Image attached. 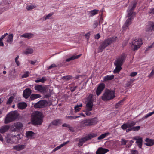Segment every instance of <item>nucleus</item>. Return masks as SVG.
<instances>
[{"label": "nucleus", "mask_w": 154, "mask_h": 154, "mask_svg": "<svg viewBox=\"0 0 154 154\" xmlns=\"http://www.w3.org/2000/svg\"><path fill=\"white\" fill-rule=\"evenodd\" d=\"M137 4L135 1H133L131 2L130 5L128 7L127 10V15L126 17L128 18L126 20L124 26H125V29H127L128 28V26L131 24L132 20L135 17L136 13L134 11L136 7Z\"/></svg>", "instance_id": "f257e3e1"}, {"label": "nucleus", "mask_w": 154, "mask_h": 154, "mask_svg": "<svg viewBox=\"0 0 154 154\" xmlns=\"http://www.w3.org/2000/svg\"><path fill=\"white\" fill-rule=\"evenodd\" d=\"M44 117L43 113L40 112L36 111L33 112L31 118L32 124L34 125H41L43 122Z\"/></svg>", "instance_id": "f03ea898"}, {"label": "nucleus", "mask_w": 154, "mask_h": 154, "mask_svg": "<svg viewBox=\"0 0 154 154\" xmlns=\"http://www.w3.org/2000/svg\"><path fill=\"white\" fill-rule=\"evenodd\" d=\"M126 56L125 53H122L114 62L116 68L113 71L114 73H118L122 69V66L125 62Z\"/></svg>", "instance_id": "7ed1b4c3"}, {"label": "nucleus", "mask_w": 154, "mask_h": 154, "mask_svg": "<svg viewBox=\"0 0 154 154\" xmlns=\"http://www.w3.org/2000/svg\"><path fill=\"white\" fill-rule=\"evenodd\" d=\"M117 38V37H113L105 39L100 43V45L98 48L97 53L102 52L103 49L114 42Z\"/></svg>", "instance_id": "20e7f679"}, {"label": "nucleus", "mask_w": 154, "mask_h": 154, "mask_svg": "<svg viewBox=\"0 0 154 154\" xmlns=\"http://www.w3.org/2000/svg\"><path fill=\"white\" fill-rule=\"evenodd\" d=\"M115 91L106 89L101 96V99L104 101H109L115 97Z\"/></svg>", "instance_id": "39448f33"}, {"label": "nucleus", "mask_w": 154, "mask_h": 154, "mask_svg": "<svg viewBox=\"0 0 154 154\" xmlns=\"http://www.w3.org/2000/svg\"><path fill=\"white\" fill-rule=\"evenodd\" d=\"M97 122V119L96 118L84 120L80 122V127L82 128L85 127L90 126L96 124Z\"/></svg>", "instance_id": "423d86ee"}, {"label": "nucleus", "mask_w": 154, "mask_h": 154, "mask_svg": "<svg viewBox=\"0 0 154 154\" xmlns=\"http://www.w3.org/2000/svg\"><path fill=\"white\" fill-rule=\"evenodd\" d=\"M18 116V113L17 112L15 111L10 112L7 115L6 117L5 120V123L7 124L14 120Z\"/></svg>", "instance_id": "0eeeda50"}, {"label": "nucleus", "mask_w": 154, "mask_h": 154, "mask_svg": "<svg viewBox=\"0 0 154 154\" xmlns=\"http://www.w3.org/2000/svg\"><path fill=\"white\" fill-rule=\"evenodd\" d=\"M143 43L141 38H135L132 41L131 48L133 50H137L140 47Z\"/></svg>", "instance_id": "6e6552de"}, {"label": "nucleus", "mask_w": 154, "mask_h": 154, "mask_svg": "<svg viewBox=\"0 0 154 154\" xmlns=\"http://www.w3.org/2000/svg\"><path fill=\"white\" fill-rule=\"evenodd\" d=\"M48 104V102L45 100H41L38 102L34 105L35 108H42L46 107Z\"/></svg>", "instance_id": "1a4fd4ad"}, {"label": "nucleus", "mask_w": 154, "mask_h": 154, "mask_svg": "<svg viewBox=\"0 0 154 154\" xmlns=\"http://www.w3.org/2000/svg\"><path fill=\"white\" fill-rule=\"evenodd\" d=\"M135 122L132 121H128L126 123L123 124L121 126V128L123 130L127 129L128 128H129L134 126L136 124Z\"/></svg>", "instance_id": "9d476101"}, {"label": "nucleus", "mask_w": 154, "mask_h": 154, "mask_svg": "<svg viewBox=\"0 0 154 154\" xmlns=\"http://www.w3.org/2000/svg\"><path fill=\"white\" fill-rule=\"evenodd\" d=\"M11 3L10 1H5L2 2L0 4V13L1 14L2 12L8 10L9 8L4 7L5 5H7Z\"/></svg>", "instance_id": "9b49d317"}, {"label": "nucleus", "mask_w": 154, "mask_h": 154, "mask_svg": "<svg viewBox=\"0 0 154 154\" xmlns=\"http://www.w3.org/2000/svg\"><path fill=\"white\" fill-rule=\"evenodd\" d=\"M105 87V84L103 83L100 84L96 90V94L97 96L100 95Z\"/></svg>", "instance_id": "f8f14e48"}, {"label": "nucleus", "mask_w": 154, "mask_h": 154, "mask_svg": "<svg viewBox=\"0 0 154 154\" xmlns=\"http://www.w3.org/2000/svg\"><path fill=\"white\" fill-rule=\"evenodd\" d=\"M23 127V124L20 122H17L14 123L12 125V131H18Z\"/></svg>", "instance_id": "ddd939ff"}, {"label": "nucleus", "mask_w": 154, "mask_h": 154, "mask_svg": "<svg viewBox=\"0 0 154 154\" xmlns=\"http://www.w3.org/2000/svg\"><path fill=\"white\" fill-rule=\"evenodd\" d=\"M145 31H154V22L152 21L149 22L145 29Z\"/></svg>", "instance_id": "4468645a"}, {"label": "nucleus", "mask_w": 154, "mask_h": 154, "mask_svg": "<svg viewBox=\"0 0 154 154\" xmlns=\"http://www.w3.org/2000/svg\"><path fill=\"white\" fill-rule=\"evenodd\" d=\"M32 93L31 89L28 88L26 89L23 91V97L26 99L28 98L30 96Z\"/></svg>", "instance_id": "2eb2a0df"}, {"label": "nucleus", "mask_w": 154, "mask_h": 154, "mask_svg": "<svg viewBox=\"0 0 154 154\" xmlns=\"http://www.w3.org/2000/svg\"><path fill=\"white\" fill-rule=\"evenodd\" d=\"M109 151V150L107 149L100 147L96 151V154H104Z\"/></svg>", "instance_id": "dca6fc26"}, {"label": "nucleus", "mask_w": 154, "mask_h": 154, "mask_svg": "<svg viewBox=\"0 0 154 154\" xmlns=\"http://www.w3.org/2000/svg\"><path fill=\"white\" fill-rule=\"evenodd\" d=\"M34 88L35 90L40 91L46 92L48 90V89L46 90L45 88L43 87L42 85H36L34 87Z\"/></svg>", "instance_id": "f3484780"}, {"label": "nucleus", "mask_w": 154, "mask_h": 154, "mask_svg": "<svg viewBox=\"0 0 154 154\" xmlns=\"http://www.w3.org/2000/svg\"><path fill=\"white\" fill-rule=\"evenodd\" d=\"M145 141L146 143H144V144L148 146H150L154 144V140L146 138Z\"/></svg>", "instance_id": "a211bd4d"}, {"label": "nucleus", "mask_w": 154, "mask_h": 154, "mask_svg": "<svg viewBox=\"0 0 154 154\" xmlns=\"http://www.w3.org/2000/svg\"><path fill=\"white\" fill-rule=\"evenodd\" d=\"M97 136L96 133H92L84 137L85 141H88Z\"/></svg>", "instance_id": "6ab92c4d"}, {"label": "nucleus", "mask_w": 154, "mask_h": 154, "mask_svg": "<svg viewBox=\"0 0 154 154\" xmlns=\"http://www.w3.org/2000/svg\"><path fill=\"white\" fill-rule=\"evenodd\" d=\"M34 36V35L30 33H26L21 35L20 37H23L28 39H30L32 38Z\"/></svg>", "instance_id": "aec40b11"}, {"label": "nucleus", "mask_w": 154, "mask_h": 154, "mask_svg": "<svg viewBox=\"0 0 154 154\" xmlns=\"http://www.w3.org/2000/svg\"><path fill=\"white\" fill-rule=\"evenodd\" d=\"M93 106V103L87 102L86 106V110L88 111H92Z\"/></svg>", "instance_id": "412c9836"}, {"label": "nucleus", "mask_w": 154, "mask_h": 154, "mask_svg": "<svg viewBox=\"0 0 154 154\" xmlns=\"http://www.w3.org/2000/svg\"><path fill=\"white\" fill-rule=\"evenodd\" d=\"M9 128V126L8 125H5L1 127L0 129V132L3 134L7 131Z\"/></svg>", "instance_id": "4be33fe9"}, {"label": "nucleus", "mask_w": 154, "mask_h": 154, "mask_svg": "<svg viewBox=\"0 0 154 154\" xmlns=\"http://www.w3.org/2000/svg\"><path fill=\"white\" fill-rule=\"evenodd\" d=\"M33 52V49L31 48L28 47L24 51V53L26 55L31 54Z\"/></svg>", "instance_id": "5701e85b"}, {"label": "nucleus", "mask_w": 154, "mask_h": 154, "mask_svg": "<svg viewBox=\"0 0 154 154\" xmlns=\"http://www.w3.org/2000/svg\"><path fill=\"white\" fill-rule=\"evenodd\" d=\"M35 133L31 131H27L26 133V135L27 138L32 139L33 138V136L35 135Z\"/></svg>", "instance_id": "b1692460"}, {"label": "nucleus", "mask_w": 154, "mask_h": 154, "mask_svg": "<svg viewBox=\"0 0 154 154\" xmlns=\"http://www.w3.org/2000/svg\"><path fill=\"white\" fill-rule=\"evenodd\" d=\"M81 55V54H79L77 55H74L70 57L67 59L66 60V62H69L71 60H73L75 59H78L79 58Z\"/></svg>", "instance_id": "393cba45"}, {"label": "nucleus", "mask_w": 154, "mask_h": 154, "mask_svg": "<svg viewBox=\"0 0 154 154\" xmlns=\"http://www.w3.org/2000/svg\"><path fill=\"white\" fill-rule=\"evenodd\" d=\"M41 97V95L38 94H32L30 96V99L31 100L40 98Z\"/></svg>", "instance_id": "a878e982"}, {"label": "nucleus", "mask_w": 154, "mask_h": 154, "mask_svg": "<svg viewBox=\"0 0 154 154\" xmlns=\"http://www.w3.org/2000/svg\"><path fill=\"white\" fill-rule=\"evenodd\" d=\"M114 78V75H108L106 76H104L103 78V80L104 81L108 80H110L113 79Z\"/></svg>", "instance_id": "bb28decb"}, {"label": "nucleus", "mask_w": 154, "mask_h": 154, "mask_svg": "<svg viewBox=\"0 0 154 154\" xmlns=\"http://www.w3.org/2000/svg\"><path fill=\"white\" fill-rule=\"evenodd\" d=\"M27 105L25 102L20 103L18 104V108L20 109H23L26 108Z\"/></svg>", "instance_id": "cd10ccee"}, {"label": "nucleus", "mask_w": 154, "mask_h": 154, "mask_svg": "<svg viewBox=\"0 0 154 154\" xmlns=\"http://www.w3.org/2000/svg\"><path fill=\"white\" fill-rule=\"evenodd\" d=\"M60 121V119L55 120L53 121L52 122L49 124L48 127V128H49V127L51 125H57L59 123Z\"/></svg>", "instance_id": "c85d7f7f"}, {"label": "nucleus", "mask_w": 154, "mask_h": 154, "mask_svg": "<svg viewBox=\"0 0 154 154\" xmlns=\"http://www.w3.org/2000/svg\"><path fill=\"white\" fill-rule=\"evenodd\" d=\"M142 143L143 140L142 138H139L136 141V143L140 148H142Z\"/></svg>", "instance_id": "c756f323"}, {"label": "nucleus", "mask_w": 154, "mask_h": 154, "mask_svg": "<svg viewBox=\"0 0 154 154\" xmlns=\"http://www.w3.org/2000/svg\"><path fill=\"white\" fill-rule=\"evenodd\" d=\"M24 147L25 146L23 145H18L17 146H15L14 147V149L17 151L22 150L24 149Z\"/></svg>", "instance_id": "7c9ffc66"}, {"label": "nucleus", "mask_w": 154, "mask_h": 154, "mask_svg": "<svg viewBox=\"0 0 154 154\" xmlns=\"http://www.w3.org/2000/svg\"><path fill=\"white\" fill-rule=\"evenodd\" d=\"M13 41V35L12 34H10L8 36L7 42L9 44L12 43Z\"/></svg>", "instance_id": "2f4dec72"}, {"label": "nucleus", "mask_w": 154, "mask_h": 154, "mask_svg": "<svg viewBox=\"0 0 154 154\" xmlns=\"http://www.w3.org/2000/svg\"><path fill=\"white\" fill-rule=\"evenodd\" d=\"M93 95L92 94H90L87 98V102L93 103L94 100L93 98Z\"/></svg>", "instance_id": "473e14b6"}, {"label": "nucleus", "mask_w": 154, "mask_h": 154, "mask_svg": "<svg viewBox=\"0 0 154 154\" xmlns=\"http://www.w3.org/2000/svg\"><path fill=\"white\" fill-rule=\"evenodd\" d=\"M98 11V10H97L96 9H94L90 11L89 12L90 16L92 17L97 14Z\"/></svg>", "instance_id": "72a5a7b5"}, {"label": "nucleus", "mask_w": 154, "mask_h": 154, "mask_svg": "<svg viewBox=\"0 0 154 154\" xmlns=\"http://www.w3.org/2000/svg\"><path fill=\"white\" fill-rule=\"evenodd\" d=\"M110 133L109 132L106 133L104 134H102L100 136L98 137V139L99 140H102L105 138L106 137L109 135Z\"/></svg>", "instance_id": "f704fd0d"}, {"label": "nucleus", "mask_w": 154, "mask_h": 154, "mask_svg": "<svg viewBox=\"0 0 154 154\" xmlns=\"http://www.w3.org/2000/svg\"><path fill=\"white\" fill-rule=\"evenodd\" d=\"M46 80V77H43L41 79H37L35 81V82L36 83H38L41 82L42 83H44L45 81Z\"/></svg>", "instance_id": "c9c22d12"}, {"label": "nucleus", "mask_w": 154, "mask_h": 154, "mask_svg": "<svg viewBox=\"0 0 154 154\" xmlns=\"http://www.w3.org/2000/svg\"><path fill=\"white\" fill-rule=\"evenodd\" d=\"M63 65V64L61 63L60 64H58L57 65H56L55 64H52L50 66H49L48 67V69H52L54 67H57V66H58L59 67H61Z\"/></svg>", "instance_id": "e433bc0d"}, {"label": "nucleus", "mask_w": 154, "mask_h": 154, "mask_svg": "<svg viewBox=\"0 0 154 154\" xmlns=\"http://www.w3.org/2000/svg\"><path fill=\"white\" fill-rule=\"evenodd\" d=\"M36 6L35 5H33L32 4L29 5L27 6L26 9L28 11L31 10L35 8Z\"/></svg>", "instance_id": "4c0bfd02"}, {"label": "nucleus", "mask_w": 154, "mask_h": 154, "mask_svg": "<svg viewBox=\"0 0 154 154\" xmlns=\"http://www.w3.org/2000/svg\"><path fill=\"white\" fill-rule=\"evenodd\" d=\"M82 106V104L76 105L74 107V109L76 112L79 111L81 109V107Z\"/></svg>", "instance_id": "58836bf2"}, {"label": "nucleus", "mask_w": 154, "mask_h": 154, "mask_svg": "<svg viewBox=\"0 0 154 154\" xmlns=\"http://www.w3.org/2000/svg\"><path fill=\"white\" fill-rule=\"evenodd\" d=\"M53 14V13H51L47 15L46 16H44L43 17V20H45L47 19H49V18Z\"/></svg>", "instance_id": "ea45409f"}, {"label": "nucleus", "mask_w": 154, "mask_h": 154, "mask_svg": "<svg viewBox=\"0 0 154 154\" xmlns=\"http://www.w3.org/2000/svg\"><path fill=\"white\" fill-rule=\"evenodd\" d=\"M134 81V79H131L127 81V83L126 84V85L127 87H130L131 86V84Z\"/></svg>", "instance_id": "a19ab883"}, {"label": "nucleus", "mask_w": 154, "mask_h": 154, "mask_svg": "<svg viewBox=\"0 0 154 154\" xmlns=\"http://www.w3.org/2000/svg\"><path fill=\"white\" fill-rule=\"evenodd\" d=\"M123 100H122L119 101L115 105V107L116 108H118L119 107L121 106L123 104Z\"/></svg>", "instance_id": "79ce46f5"}, {"label": "nucleus", "mask_w": 154, "mask_h": 154, "mask_svg": "<svg viewBox=\"0 0 154 154\" xmlns=\"http://www.w3.org/2000/svg\"><path fill=\"white\" fill-rule=\"evenodd\" d=\"M154 114V111L152 112H149V113L146 114L145 116L144 117H143L142 118L143 120H144V119L147 118L148 117L151 116L152 115H153Z\"/></svg>", "instance_id": "37998d69"}, {"label": "nucleus", "mask_w": 154, "mask_h": 154, "mask_svg": "<svg viewBox=\"0 0 154 154\" xmlns=\"http://www.w3.org/2000/svg\"><path fill=\"white\" fill-rule=\"evenodd\" d=\"M85 139H84V137L82 138V139H81L79 141V142L78 143V145L79 146H82L83 143L85 142L86 141H85Z\"/></svg>", "instance_id": "c03bdc74"}, {"label": "nucleus", "mask_w": 154, "mask_h": 154, "mask_svg": "<svg viewBox=\"0 0 154 154\" xmlns=\"http://www.w3.org/2000/svg\"><path fill=\"white\" fill-rule=\"evenodd\" d=\"M127 141L128 140H125V139L124 138L122 139L121 142V145H126Z\"/></svg>", "instance_id": "a18cd8bd"}, {"label": "nucleus", "mask_w": 154, "mask_h": 154, "mask_svg": "<svg viewBox=\"0 0 154 154\" xmlns=\"http://www.w3.org/2000/svg\"><path fill=\"white\" fill-rule=\"evenodd\" d=\"M80 116H66V118L70 120H73L74 119L80 117Z\"/></svg>", "instance_id": "49530a36"}, {"label": "nucleus", "mask_w": 154, "mask_h": 154, "mask_svg": "<svg viewBox=\"0 0 154 154\" xmlns=\"http://www.w3.org/2000/svg\"><path fill=\"white\" fill-rule=\"evenodd\" d=\"M130 154H139V152L136 150L133 149H132L130 150Z\"/></svg>", "instance_id": "de8ad7c7"}, {"label": "nucleus", "mask_w": 154, "mask_h": 154, "mask_svg": "<svg viewBox=\"0 0 154 154\" xmlns=\"http://www.w3.org/2000/svg\"><path fill=\"white\" fill-rule=\"evenodd\" d=\"M13 98L14 97L13 96L10 97L7 102V104H11L13 101Z\"/></svg>", "instance_id": "09e8293b"}, {"label": "nucleus", "mask_w": 154, "mask_h": 154, "mask_svg": "<svg viewBox=\"0 0 154 154\" xmlns=\"http://www.w3.org/2000/svg\"><path fill=\"white\" fill-rule=\"evenodd\" d=\"M63 78L66 81L69 80L72 78V76L70 75H68L66 76H64Z\"/></svg>", "instance_id": "8fccbe9b"}, {"label": "nucleus", "mask_w": 154, "mask_h": 154, "mask_svg": "<svg viewBox=\"0 0 154 154\" xmlns=\"http://www.w3.org/2000/svg\"><path fill=\"white\" fill-rule=\"evenodd\" d=\"M154 47V42L149 46L147 48L145 51V52L148 51L150 48Z\"/></svg>", "instance_id": "3c124183"}, {"label": "nucleus", "mask_w": 154, "mask_h": 154, "mask_svg": "<svg viewBox=\"0 0 154 154\" xmlns=\"http://www.w3.org/2000/svg\"><path fill=\"white\" fill-rule=\"evenodd\" d=\"M132 129L133 131H137L139 130L140 128V126H137L135 127L132 126Z\"/></svg>", "instance_id": "603ef678"}, {"label": "nucleus", "mask_w": 154, "mask_h": 154, "mask_svg": "<svg viewBox=\"0 0 154 154\" xmlns=\"http://www.w3.org/2000/svg\"><path fill=\"white\" fill-rule=\"evenodd\" d=\"M29 71H27L26 73H24L22 77L23 78H26L28 77L29 76Z\"/></svg>", "instance_id": "864d4df0"}, {"label": "nucleus", "mask_w": 154, "mask_h": 154, "mask_svg": "<svg viewBox=\"0 0 154 154\" xmlns=\"http://www.w3.org/2000/svg\"><path fill=\"white\" fill-rule=\"evenodd\" d=\"M63 147L61 145V144L59 146H57L55 148H54L53 151V152H55L57 150H58V149H60V148H61V147Z\"/></svg>", "instance_id": "5fc2aeb1"}, {"label": "nucleus", "mask_w": 154, "mask_h": 154, "mask_svg": "<svg viewBox=\"0 0 154 154\" xmlns=\"http://www.w3.org/2000/svg\"><path fill=\"white\" fill-rule=\"evenodd\" d=\"M77 86H75L72 87H71L70 90L72 92H73L76 89Z\"/></svg>", "instance_id": "6e6d98bb"}, {"label": "nucleus", "mask_w": 154, "mask_h": 154, "mask_svg": "<svg viewBox=\"0 0 154 154\" xmlns=\"http://www.w3.org/2000/svg\"><path fill=\"white\" fill-rule=\"evenodd\" d=\"M8 34L7 33L5 34L4 35H2L0 38V41H2L3 39L7 36Z\"/></svg>", "instance_id": "4d7b16f0"}, {"label": "nucleus", "mask_w": 154, "mask_h": 154, "mask_svg": "<svg viewBox=\"0 0 154 154\" xmlns=\"http://www.w3.org/2000/svg\"><path fill=\"white\" fill-rule=\"evenodd\" d=\"M149 76L154 77V68L152 69L151 72L149 75Z\"/></svg>", "instance_id": "13d9d810"}, {"label": "nucleus", "mask_w": 154, "mask_h": 154, "mask_svg": "<svg viewBox=\"0 0 154 154\" xmlns=\"http://www.w3.org/2000/svg\"><path fill=\"white\" fill-rule=\"evenodd\" d=\"M137 72H132L130 73V76L131 77H134L137 75Z\"/></svg>", "instance_id": "bf43d9fd"}, {"label": "nucleus", "mask_w": 154, "mask_h": 154, "mask_svg": "<svg viewBox=\"0 0 154 154\" xmlns=\"http://www.w3.org/2000/svg\"><path fill=\"white\" fill-rule=\"evenodd\" d=\"M83 111L85 112V114L87 116H90L91 114V113L90 112V111L87 110L86 109L85 110Z\"/></svg>", "instance_id": "052dcab7"}, {"label": "nucleus", "mask_w": 154, "mask_h": 154, "mask_svg": "<svg viewBox=\"0 0 154 154\" xmlns=\"http://www.w3.org/2000/svg\"><path fill=\"white\" fill-rule=\"evenodd\" d=\"M148 13L149 14H154V8L150 9Z\"/></svg>", "instance_id": "680f3d73"}, {"label": "nucleus", "mask_w": 154, "mask_h": 154, "mask_svg": "<svg viewBox=\"0 0 154 154\" xmlns=\"http://www.w3.org/2000/svg\"><path fill=\"white\" fill-rule=\"evenodd\" d=\"M51 94L50 92L45 95V97L46 98H48L51 96Z\"/></svg>", "instance_id": "e2e57ef3"}, {"label": "nucleus", "mask_w": 154, "mask_h": 154, "mask_svg": "<svg viewBox=\"0 0 154 154\" xmlns=\"http://www.w3.org/2000/svg\"><path fill=\"white\" fill-rule=\"evenodd\" d=\"M128 128L126 129V131L127 132H128L131 131H133L132 127Z\"/></svg>", "instance_id": "0e129e2a"}, {"label": "nucleus", "mask_w": 154, "mask_h": 154, "mask_svg": "<svg viewBox=\"0 0 154 154\" xmlns=\"http://www.w3.org/2000/svg\"><path fill=\"white\" fill-rule=\"evenodd\" d=\"M36 61V60H35V61L31 60L29 61V62L31 64L34 65L35 64Z\"/></svg>", "instance_id": "69168bd1"}, {"label": "nucleus", "mask_w": 154, "mask_h": 154, "mask_svg": "<svg viewBox=\"0 0 154 154\" xmlns=\"http://www.w3.org/2000/svg\"><path fill=\"white\" fill-rule=\"evenodd\" d=\"M62 126L64 127H66L68 128L70 127V125L69 124H67L64 123L62 125Z\"/></svg>", "instance_id": "338daca9"}, {"label": "nucleus", "mask_w": 154, "mask_h": 154, "mask_svg": "<svg viewBox=\"0 0 154 154\" xmlns=\"http://www.w3.org/2000/svg\"><path fill=\"white\" fill-rule=\"evenodd\" d=\"M100 36L99 33H97L96 34L95 37V38L96 39H98L100 38Z\"/></svg>", "instance_id": "774afa93"}]
</instances>
